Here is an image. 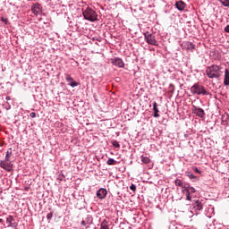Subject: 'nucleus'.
Masks as SVG:
<instances>
[{
	"mask_svg": "<svg viewBox=\"0 0 229 229\" xmlns=\"http://www.w3.org/2000/svg\"><path fill=\"white\" fill-rule=\"evenodd\" d=\"M208 78H220L221 77V68L216 64L208 66L206 70Z\"/></svg>",
	"mask_w": 229,
	"mask_h": 229,
	"instance_id": "1",
	"label": "nucleus"
},
{
	"mask_svg": "<svg viewBox=\"0 0 229 229\" xmlns=\"http://www.w3.org/2000/svg\"><path fill=\"white\" fill-rule=\"evenodd\" d=\"M82 15L86 21H89L90 22H95V21H98V13L90 7H87L82 12Z\"/></svg>",
	"mask_w": 229,
	"mask_h": 229,
	"instance_id": "2",
	"label": "nucleus"
},
{
	"mask_svg": "<svg viewBox=\"0 0 229 229\" xmlns=\"http://www.w3.org/2000/svg\"><path fill=\"white\" fill-rule=\"evenodd\" d=\"M191 94H198V96L202 95V96H208V92L207 89H205V87L199 85V84H194L191 88Z\"/></svg>",
	"mask_w": 229,
	"mask_h": 229,
	"instance_id": "3",
	"label": "nucleus"
},
{
	"mask_svg": "<svg viewBox=\"0 0 229 229\" xmlns=\"http://www.w3.org/2000/svg\"><path fill=\"white\" fill-rule=\"evenodd\" d=\"M183 194L186 196L187 201H191L192 200V194L196 192V189L192 186H184L182 189Z\"/></svg>",
	"mask_w": 229,
	"mask_h": 229,
	"instance_id": "4",
	"label": "nucleus"
},
{
	"mask_svg": "<svg viewBox=\"0 0 229 229\" xmlns=\"http://www.w3.org/2000/svg\"><path fill=\"white\" fill-rule=\"evenodd\" d=\"M144 38L147 44H150V46H158V41H157L155 35H153L152 33L145 32Z\"/></svg>",
	"mask_w": 229,
	"mask_h": 229,
	"instance_id": "5",
	"label": "nucleus"
},
{
	"mask_svg": "<svg viewBox=\"0 0 229 229\" xmlns=\"http://www.w3.org/2000/svg\"><path fill=\"white\" fill-rule=\"evenodd\" d=\"M0 167L7 171V173H12L13 171V164L6 161V159L0 161Z\"/></svg>",
	"mask_w": 229,
	"mask_h": 229,
	"instance_id": "6",
	"label": "nucleus"
},
{
	"mask_svg": "<svg viewBox=\"0 0 229 229\" xmlns=\"http://www.w3.org/2000/svg\"><path fill=\"white\" fill-rule=\"evenodd\" d=\"M6 224H7V228L16 229L17 226H19V224L17 223V221H15V218L12 215H9L6 217Z\"/></svg>",
	"mask_w": 229,
	"mask_h": 229,
	"instance_id": "7",
	"label": "nucleus"
},
{
	"mask_svg": "<svg viewBox=\"0 0 229 229\" xmlns=\"http://www.w3.org/2000/svg\"><path fill=\"white\" fill-rule=\"evenodd\" d=\"M111 64H113V65H115L116 67H120V68L124 67V62L123 61V59H121L119 57L112 58Z\"/></svg>",
	"mask_w": 229,
	"mask_h": 229,
	"instance_id": "8",
	"label": "nucleus"
},
{
	"mask_svg": "<svg viewBox=\"0 0 229 229\" xmlns=\"http://www.w3.org/2000/svg\"><path fill=\"white\" fill-rule=\"evenodd\" d=\"M106 194H108L106 189L101 188L97 191V198H98V199H105L106 198Z\"/></svg>",
	"mask_w": 229,
	"mask_h": 229,
	"instance_id": "9",
	"label": "nucleus"
},
{
	"mask_svg": "<svg viewBox=\"0 0 229 229\" xmlns=\"http://www.w3.org/2000/svg\"><path fill=\"white\" fill-rule=\"evenodd\" d=\"M65 80L66 81L69 83L70 87H78L79 83L77 81H74V79H72V77H71V75L66 74L65 75Z\"/></svg>",
	"mask_w": 229,
	"mask_h": 229,
	"instance_id": "10",
	"label": "nucleus"
},
{
	"mask_svg": "<svg viewBox=\"0 0 229 229\" xmlns=\"http://www.w3.org/2000/svg\"><path fill=\"white\" fill-rule=\"evenodd\" d=\"M31 10L34 15H39V13L42 12V9L40 8V4H32Z\"/></svg>",
	"mask_w": 229,
	"mask_h": 229,
	"instance_id": "11",
	"label": "nucleus"
},
{
	"mask_svg": "<svg viewBox=\"0 0 229 229\" xmlns=\"http://www.w3.org/2000/svg\"><path fill=\"white\" fill-rule=\"evenodd\" d=\"M185 6H187L183 1L180 0L178 2L175 3V7L177 8V10H179L180 12H182V10H185Z\"/></svg>",
	"mask_w": 229,
	"mask_h": 229,
	"instance_id": "12",
	"label": "nucleus"
},
{
	"mask_svg": "<svg viewBox=\"0 0 229 229\" xmlns=\"http://www.w3.org/2000/svg\"><path fill=\"white\" fill-rule=\"evenodd\" d=\"M194 114H196L198 117H205V110H203L202 108L195 107Z\"/></svg>",
	"mask_w": 229,
	"mask_h": 229,
	"instance_id": "13",
	"label": "nucleus"
},
{
	"mask_svg": "<svg viewBox=\"0 0 229 229\" xmlns=\"http://www.w3.org/2000/svg\"><path fill=\"white\" fill-rule=\"evenodd\" d=\"M193 208L195 209V212L203 210V204L201 203V201L197 200L193 206Z\"/></svg>",
	"mask_w": 229,
	"mask_h": 229,
	"instance_id": "14",
	"label": "nucleus"
},
{
	"mask_svg": "<svg viewBox=\"0 0 229 229\" xmlns=\"http://www.w3.org/2000/svg\"><path fill=\"white\" fill-rule=\"evenodd\" d=\"M224 85H225L226 87L229 85V71H228V69H225V72Z\"/></svg>",
	"mask_w": 229,
	"mask_h": 229,
	"instance_id": "15",
	"label": "nucleus"
},
{
	"mask_svg": "<svg viewBox=\"0 0 229 229\" xmlns=\"http://www.w3.org/2000/svg\"><path fill=\"white\" fill-rule=\"evenodd\" d=\"M153 110H154V117H160V114H158V107L157 102L153 103Z\"/></svg>",
	"mask_w": 229,
	"mask_h": 229,
	"instance_id": "16",
	"label": "nucleus"
},
{
	"mask_svg": "<svg viewBox=\"0 0 229 229\" xmlns=\"http://www.w3.org/2000/svg\"><path fill=\"white\" fill-rule=\"evenodd\" d=\"M100 229H110V226L108 225V221H106V219H104L100 223Z\"/></svg>",
	"mask_w": 229,
	"mask_h": 229,
	"instance_id": "17",
	"label": "nucleus"
},
{
	"mask_svg": "<svg viewBox=\"0 0 229 229\" xmlns=\"http://www.w3.org/2000/svg\"><path fill=\"white\" fill-rule=\"evenodd\" d=\"M185 174L186 176H188V178H190V180H193V182H197L198 176L194 175L192 173L186 172Z\"/></svg>",
	"mask_w": 229,
	"mask_h": 229,
	"instance_id": "18",
	"label": "nucleus"
},
{
	"mask_svg": "<svg viewBox=\"0 0 229 229\" xmlns=\"http://www.w3.org/2000/svg\"><path fill=\"white\" fill-rule=\"evenodd\" d=\"M10 157H12V148H9L5 155V162H10Z\"/></svg>",
	"mask_w": 229,
	"mask_h": 229,
	"instance_id": "19",
	"label": "nucleus"
},
{
	"mask_svg": "<svg viewBox=\"0 0 229 229\" xmlns=\"http://www.w3.org/2000/svg\"><path fill=\"white\" fill-rule=\"evenodd\" d=\"M107 165H115V164H117V161H115V159L114 158H109L106 161Z\"/></svg>",
	"mask_w": 229,
	"mask_h": 229,
	"instance_id": "20",
	"label": "nucleus"
},
{
	"mask_svg": "<svg viewBox=\"0 0 229 229\" xmlns=\"http://www.w3.org/2000/svg\"><path fill=\"white\" fill-rule=\"evenodd\" d=\"M141 162H142L143 164H149V162H151V160H150L148 157L142 156V157H141Z\"/></svg>",
	"mask_w": 229,
	"mask_h": 229,
	"instance_id": "21",
	"label": "nucleus"
},
{
	"mask_svg": "<svg viewBox=\"0 0 229 229\" xmlns=\"http://www.w3.org/2000/svg\"><path fill=\"white\" fill-rule=\"evenodd\" d=\"M175 185H177V187H183V182H182L180 179H177L175 180Z\"/></svg>",
	"mask_w": 229,
	"mask_h": 229,
	"instance_id": "22",
	"label": "nucleus"
},
{
	"mask_svg": "<svg viewBox=\"0 0 229 229\" xmlns=\"http://www.w3.org/2000/svg\"><path fill=\"white\" fill-rule=\"evenodd\" d=\"M191 170H192L194 173H197L198 174H201V170H199V168L196 167V166L191 167Z\"/></svg>",
	"mask_w": 229,
	"mask_h": 229,
	"instance_id": "23",
	"label": "nucleus"
},
{
	"mask_svg": "<svg viewBox=\"0 0 229 229\" xmlns=\"http://www.w3.org/2000/svg\"><path fill=\"white\" fill-rule=\"evenodd\" d=\"M223 6H229V0H220Z\"/></svg>",
	"mask_w": 229,
	"mask_h": 229,
	"instance_id": "24",
	"label": "nucleus"
},
{
	"mask_svg": "<svg viewBox=\"0 0 229 229\" xmlns=\"http://www.w3.org/2000/svg\"><path fill=\"white\" fill-rule=\"evenodd\" d=\"M47 221H51V219H53V212H50L47 215Z\"/></svg>",
	"mask_w": 229,
	"mask_h": 229,
	"instance_id": "25",
	"label": "nucleus"
},
{
	"mask_svg": "<svg viewBox=\"0 0 229 229\" xmlns=\"http://www.w3.org/2000/svg\"><path fill=\"white\" fill-rule=\"evenodd\" d=\"M86 221H87L86 224L90 225V223H92V216H87Z\"/></svg>",
	"mask_w": 229,
	"mask_h": 229,
	"instance_id": "26",
	"label": "nucleus"
},
{
	"mask_svg": "<svg viewBox=\"0 0 229 229\" xmlns=\"http://www.w3.org/2000/svg\"><path fill=\"white\" fill-rule=\"evenodd\" d=\"M130 189H131V191H132L133 192H135V191H137V186H136L135 184H131V185L130 186Z\"/></svg>",
	"mask_w": 229,
	"mask_h": 229,
	"instance_id": "27",
	"label": "nucleus"
},
{
	"mask_svg": "<svg viewBox=\"0 0 229 229\" xmlns=\"http://www.w3.org/2000/svg\"><path fill=\"white\" fill-rule=\"evenodd\" d=\"M188 49H194V45L192 43H187Z\"/></svg>",
	"mask_w": 229,
	"mask_h": 229,
	"instance_id": "28",
	"label": "nucleus"
},
{
	"mask_svg": "<svg viewBox=\"0 0 229 229\" xmlns=\"http://www.w3.org/2000/svg\"><path fill=\"white\" fill-rule=\"evenodd\" d=\"M1 21H3V22H5V24H8V19H6V18H1Z\"/></svg>",
	"mask_w": 229,
	"mask_h": 229,
	"instance_id": "29",
	"label": "nucleus"
},
{
	"mask_svg": "<svg viewBox=\"0 0 229 229\" xmlns=\"http://www.w3.org/2000/svg\"><path fill=\"white\" fill-rule=\"evenodd\" d=\"M30 117H32V118L37 117V114H36V113H34V112L30 113Z\"/></svg>",
	"mask_w": 229,
	"mask_h": 229,
	"instance_id": "30",
	"label": "nucleus"
},
{
	"mask_svg": "<svg viewBox=\"0 0 229 229\" xmlns=\"http://www.w3.org/2000/svg\"><path fill=\"white\" fill-rule=\"evenodd\" d=\"M225 31L226 33H229V25H227V26L225 28Z\"/></svg>",
	"mask_w": 229,
	"mask_h": 229,
	"instance_id": "31",
	"label": "nucleus"
},
{
	"mask_svg": "<svg viewBox=\"0 0 229 229\" xmlns=\"http://www.w3.org/2000/svg\"><path fill=\"white\" fill-rule=\"evenodd\" d=\"M81 225H82V226H85V225H87V221L82 220L81 223Z\"/></svg>",
	"mask_w": 229,
	"mask_h": 229,
	"instance_id": "32",
	"label": "nucleus"
},
{
	"mask_svg": "<svg viewBox=\"0 0 229 229\" xmlns=\"http://www.w3.org/2000/svg\"><path fill=\"white\" fill-rule=\"evenodd\" d=\"M119 146H120L119 144H114V148H119Z\"/></svg>",
	"mask_w": 229,
	"mask_h": 229,
	"instance_id": "33",
	"label": "nucleus"
},
{
	"mask_svg": "<svg viewBox=\"0 0 229 229\" xmlns=\"http://www.w3.org/2000/svg\"><path fill=\"white\" fill-rule=\"evenodd\" d=\"M0 223H3V219L2 218H0Z\"/></svg>",
	"mask_w": 229,
	"mask_h": 229,
	"instance_id": "34",
	"label": "nucleus"
},
{
	"mask_svg": "<svg viewBox=\"0 0 229 229\" xmlns=\"http://www.w3.org/2000/svg\"><path fill=\"white\" fill-rule=\"evenodd\" d=\"M6 99H9V98H6Z\"/></svg>",
	"mask_w": 229,
	"mask_h": 229,
	"instance_id": "35",
	"label": "nucleus"
}]
</instances>
